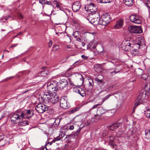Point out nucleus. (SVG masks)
I'll use <instances>...</instances> for the list:
<instances>
[{"label": "nucleus", "mask_w": 150, "mask_h": 150, "mask_svg": "<svg viewBox=\"0 0 150 150\" xmlns=\"http://www.w3.org/2000/svg\"><path fill=\"white\" fill-rule=\"evenodd\" d=\"M52 40L50 41L49 42V47H50L52 46Z\"/></svg>", "instance_id": "4d7b16f0"}, {"label": "nucleus", "mask_w": 150, "mask_h": 150, "mask_svg": "<svg viewBox=\"0 0 150 150\" xmlns=\"http://www.w3.org/2000/svg\"><path fill=\"white\" fill-rule=\"evenodd\" d=\"M119 72H120V71H117V69H115V70L113 71L110 72V74L111 75L113 76V75L115 74L116 73H117Z\"/></svg>", "instance_id": "a19ab883"}, {"label": "nucleus", "mask_w": 150, "mask_h": 150, "mask_svg": "<svg viewBox=\"0 0 150 150\" xmlns=\"http://www.w3.org/2000/svg\"><path fill=\"white\" fill-rule=\"evenodd\" d=\"M82 120V117L81 116H76L74 119L75 122H81Z\"/></svg>", "instance_id": "72a5a7b5"}, {"label": "nucleus", "mask_w": 150, "mask_h": 150, "mask_svg": "<svg viewBox=\"0 0 150 150\" xmlns=\"http://www.w3.org/2000/svg\"><path fill=\"white\" fill-rule=\"evenodd\" d=\"M95 80L98 84L103 83H104V81L103 80L100 79L98 77L96 78L95 79Z\"/></svg>", "instance_id": "4c0bfd02"}, {"label": "nucleus", "mask_w": 150, "mask_h": 150, "mask_svg": "<svg viewBox=\"0 0 150 150\" xmlns=\"http://www.w3.org/2000/svg\"><path fill=\"white\" fill-rule=\"evenodd\" d=\"M131 21L136 24H140L141 23V20L140 18L138 16L131 15L129 18Z\"/></svg>", "instance_id": "9d476101"}, {"label": "nucleus", "mask_w": 150, "mask_h": 150, "mask_svg": "<svg viewBox=\"0 0 150 150\" xmlns=\"http://www.w3.org/2000/svg\"><path fill=\"white\" fill-rule=\"evenodd\" d=\"M60 140V137H58L56 138H54L52 141L51 142H49L47 143V144H49L50 145H51L53 143H54L56 141L59 140Z\"/></svg>", "instance_id": "f704fd0d"}, {"label": "nucleus", "mask_w": 150, "mask_h": 150, "mask_svg": "<svg viewBox=\"0 0 150 150\" xmlns=\"http://www.w3.org/2000/svg\"><path fill=\"white\" fill-rule=\"evenodd\" d=\"M74 91L83 97H84L86 95V92L84 90L80 87L74 88Z\"/></svg>", "instance_id": "f8f14e48"}, {"label": "nucleus", "mask_w": 150, "mask_h": 150, "mask_svg": "<svg viewBox=\"0 0 150 150\" xmlns=\"http://www.w3.org/2000/svg\"><path fill=\"white\" fill-rule=\"evenodd\" d=\"M69 73L68 72H67V73L66 74V76L67 77H69L71 76V74H69V75L68 74V73Z\"/></svg>", "instance_id": "052dcab7"}, {"label": "nucleus", "mask_w": 150, "mask_h": 150, "mask_svg": "<svg viewBox=\"0 0 150 150\" xmlns=\"http://www.w3.org/2000/svg\"><path fill=\"white\" fill-rule=\"evenodd\" d=\"M123 133V132L122 131H118L117 133V137L120 136V135L122 134Z\"/></svg>", "instance_id": "09e8293b"}, {"label": "nucleus", "mask_w": 150, "mask_h": 150, "mask_svg": "<svg viewBox=\"0 0 150 150\" xmlns=\"http://www.w3.org/2000/svg\"><path fill=\"white\" fill-rule=\"evenodd\" d=\"M4 138V136L3 135H0V141L2 140Z\"/></svg>", "instance_id": "69168bd1"}, {"label": "nucleus", "mask_w": 150, "mask_h": 150, "mask_svg": "<svg viewBox=\"0 0 150 150\" xmlns=\"http://www.w3.org/2000/svg\"><path fill=\"white\" fill-rule=\"evenodd\" d=\"M147 77H148L145 74H143L141 75V79L144 80H146L147 79Z\"/></svg>", "instance_id": "c03bdc74"}, {"label": "nucleus", "mask_w": 150, "mask_h": 150, "mask_svg": "<svg viewBox=\"0 0 150 150\" xmlns=\"http://www.w3.org/2000/svg\"><path fill=\"white\" fill-rule=\"evenodd\" d=\"M146 108L144 114L147 117L150 118V104L147 105L146 107Z\"/></svg>", "instance_id": "6ab92c4d"}, {"label": "nucleus", "mask_w": 150, "mask_h": 150, "mask_svg": "<svg viewBox=\"0 0 150 150\" xmlns=\"http://www.w3.org/2000/svg\"><path fill=\"white\" fill-rule=\"evenodd\" d=\"M59 99V96L58 95H54L52 93L51 98H50V102L52 104H55L57 103Z\"/></svg>", "instance_id": "4468645a"}, {"label": "nucleus", "mask_w": 150, "mask_h": 150, "mask_svg": "<svg viewBox=\"0 0 150 150\" xmlns=\"http://www.w3.org/2000/svg\"><path fill=\"white\" fill-rule=\"evenodd\" d=\"M55 4H56V7L58 9H60V8L59 6V4L57 1H56L54 2Z\"/></svg>", "instance_id": "de8ad7c7"}, {"label": "nucleus", "mask_w": 150, "mask_h": 150, "mask_svg": "<svg viewBox=\"0 0 150 150\" xmlns=\"http://www.w3.org/2000/svg\"><path fill=\"white\" fill-rule=\"evenodd\" d=\"M68 80H69V83H68L71 86H74V84L73 82L71 81L70 80V79H69Z\"/></svg>", "instance_id": "8fccbe9b"}, {"label": "nucleus", "mask_w": 150, "mask_h": 150, "mask_svg": "<svg viewBox=\"0 0 150 150\" xmlns=\"http://www.w3.org/2000/svg\"><path fill=\"white\" fill-rule=\"evenodd\" d=\"M81 57L82 58L84 59H88V57L87 56H84V55H82Z\"/></svg>", "instance_id": "5fc2aeb1"}, {"label": "nucleus", "mask_w": 150, "mask_h": 150, "mask_svg": "<svg viewBox=\"0 0 150 150\" xmlns=\"http://www.w3.org/2000/svg\"><path fill=\"white\" fill-rule=\"evenodd\" d=\"M18 44H13L10 47V48H13L14 47H15Z\"/></svg>", "instance_id": "680f3d73"}, {"label": "nucleus", "mask_w": 150, "mask_h": 150, "mask_svg": "<svg viewBox=\"0 0 150 150\" xmlns=\"http://www.w3.org/2000/svg\"><path fill=\"white\" fill-rule=\"evenodd\" d=\"M76 40L79 42H81V38H77Z\"/></svg>", "instance_id": "774afa93"}, {"label": "nucleus", "mask_w": 150, "mask_h": 150, "mask_svg": "<svg viewBox=\"0 0 150 150\" xmlns=\"http://www.w3.org/2000/svg\"><path fill=\"white\" fill-rule=\"evenodd\" d=\"M150 89V83H147L145 85L144 91L143 92L146 93V94L148 96Z\"/></svg>", "instance_id": "aec40b11"}, {"label": "nucleus", "mask_w": 150, "mask_h": 150, "mask_svg": "<svg viewBox=\"0 0 150 150\" xmlns=\"http://www.w3.org/2000/svg\"><path fill=\"white\" fill-rule=\"evenodd\" d=\"M123 21L122 19H120L117 21L116 24L114 27L116 28H121L123 25Z\"/></svg>", "instance_id": "a211bd4d"}, {"label": "nucleus", "mask_w": 150, "mask_h": 150, "mask_svg": "<svg viewBox=\"0 0 150 150\" xmlns=\"http://www.w3.org/2000/svg\"><path fill=\"white\" fill-rule=\"evenodd\" d=\"M77 34H79L78 32V31H76L73 33V35L75 38H76L77 37Z\"/></svg>", "instance_id": "a18cd8bd"}, {"label": "nucleus", "mask_w": 150, "mask_h": 150, "mask_svg": "<svg viewBox=\"0 0 150 150\" xmlns=\"http://www.w3.org/2000/svg\"><path fill=\"white\" fill-rule=\"evenodd\" d=\"M48 73V71L47 70H45L39 72L37 75L38 76H46Z\"/></svg>", "instance_id": "412c9836"}, {"label": "nucleus", "mask_w": 150, "mask_h": 150, "mask_svg": "<svg viewBox=\"0 0 150 150\" xmlns=\"http://www.w3.org/2000/svg\"><path fill=\"white\" fill-rule=\"evenodd\" d=\"M50 121L54 122L53 124L52 125V127L56 129L59 125L60 120L58 118L56 119L55 118H53L51 119Z\"/></svg>", "instance_id": "dca6fc26"}, {"label": "nucleus", "mask_w": 150, "mask_h": 150, "mask_svg": "<svg viewBox=\"0 0 150 150\" xmlns=\"http://www.w3.org/2000/svg\"><path fill=\"white\" fill-rule=\"evenodd\" d=\"M57 83H58L54 80L48 83L47 85V89L49 92H54L58 90Z\"/></svg>", "instance_id": "39448f33"}, {"label": "nucleus", "mask_w": 150, "mask_h": 150, "mask_svg": "<svg viewBox=\"0 0 150 150\" xmlns=\"http://www.w3.org/2000/svg\"><path fill=\"white\" fill-rule=\"evenodd\" d=\"M93 7V3H91L90 5L87 6H85V9L86 11H91L93 12V11H91V7Z\"/></svg>", "instance_id": "c756f323"}, {"label": "nucleus", "mask_w": 150, "mask_h": 150, "mask_svg": "<svg viewBox=\"0 0 150 150\" xmlns=\"http://www.w3.org/2000/svg\"><path fill=\"white\" fill-rule=\"evenodd\" d=\"M88 85L89 86L90 89H93V80L92 79H91L88 81Z\"/></svg>", "instance_id": "2f4dec72"}, {"label": "nucleus", "mask_w": 150, "mask_h": 150, "mask_svg": "<svg viewBox=\"0 0 150 150\" xmlns=\"http://www.w3.org/2000/svg\"><path fill=\"white\" fill-rule=\"evenodd\" d=\"M146 138L150 141V130L146 129L145 130Z\"/></svg>", "instance_id": "cd10ccee"}, {"label": "nucleus", "mask_w": 150, "mask_h": 150, "mask_svg": "<svg viewBox=\"0 0 150 150\" xmlns=\"http://www.w3.org/2000/svg\"><path fill=\"white\" fill-rule=\"evenodd\" d=\"M79 109V107H76L72 109L71 110H70L69 112V113L70 114H71L72 113H74L76 111H78Z\"/></svg>", "instance_id": "ea45409f"}, {"label": "nucleus", "mask_w": 150, "mask_h": 150, "mask_svg": "<svg viewBox=\"0 0 150 150\" xmlns=\"http://www.w3.org/2000/svg\"><path fill=\"white\" fill-rule=\"evenodd\" d=\"M85 119L86 120L85 121V125L86 126H87L90 124L91 123V120H90V119H89V117H88V116L86 117H85Z\"/></svg>", "instance_id": "7c9ffc66"}, {"label": "nucleus", "mask_w": 150, "mask_h": 150, "mask_svg": "<svg viewBox=\"0 0 150 150\" xmlns=\"http://www.w3.org/2000/svg\"><path fill=\"white\" fill-rule=\"evenodd\" d=\"M40 2L42 5H43V4H45V0H40Z\"/></svg>", "instance_id": "6e6d98bb"}, {"label": "nucleus", "mask_w": 150, "mask_h": 150, "mask_svg": "<svg viewBox=\"0 0 150 150\" xmlns=\"http://www.w3.org/2000/svg\"><path fill=\"white\" fill-rule=\"evenodd\" d=\"M81 6V3L79 1L75 2L72 6V9L74 12H77L79 11Z\"/></svg>", "instance_id": "ddd939ff"}, {"label": "nucleus", "mask_w": 150, "mask_h": 150, "mask_svg": "<svg viewBox=\"0 0 150 150\" xmlns=\"http://www.w3.org/2000/svg\"><path fill=\"white\" fill-rule=\"evenodd\" d=\"M21 113L23 115V118L29 119L31 117V115L32 111L30 110H25L22 112H21Z\"/></svg>", "instance_id": "2eb2a0df"}, {"label": "nucleus", "mask_w": 150, "mask_h": 150, "mask_svg": "<svg viewBox=\"0 0 150 150\" xmlns=\"http://www.w3.org/2000/svg\"><path fill=\"white\" fill-rule=\"evenodd\" d=\"M72 136L73 135L72 134H69L66 135L64 139L67 143H69L71 142Z\"/></svg>", "instance_id": "393cba45"}, {"label": "nucleus", "mask_w": 150, "mask_h": 150, "mask_svg": "<svg viewBox=\"0 0 150 150\" xmlns=\"http://www.w3.org/2000/svg\"><path fill=\"white\" fill-rule=\"evenodd\" d=\"M57 86L58 89L62 90L67 86L68 84L67 80L65 79H60L59 82H57Z\"/></svg>", "instance_id": "6e6552de"}, {"label": "nucleus", "mask_w": 150, "mask_h": 150, "mask_svg": "<svg viewBox=\"0 0 150 150\" xmlns=\"http://www.w3.org/2000/svg\"><path fill=\"white\" fill-rule=\"evenodd\" d=\"M99 103L97 104L96 105H95L90 110V112L91 114H93L94 112H97V109L96 108L98 106L101 105Z\"/></svg>", "instance_id": "4be33fe9"}, {"label": "nucleus", "mask_w": 150, "mask_h": 150, "mask_svg": "<svg viewBox=\"0 0 150 150\" xmlns=\"http://www.w3.org/2000/svg\"><path fill=\"white\" fill-rule=\"evenodd\" d=\"M50 92H46L42 94L40 96V98H39L40 100L41 103L50 102V98H51L52 93H50Z\"/></svg>", "instance_id": "20e7f679"}, {"label": "nucleus", "mask_w": 150, "mask_h": 150, "mask_svg": "<svg viewBox=\"0 0 150 150\" xmlns=\"http://www.w3.org/2000/svg\"><path fill=\"white\" fill-rule=\"evenodd\" d=\"M136 128H133L132 130V134H134L136 132Z\"/></svg>", "instance_id": "603ef678"}, {"label": "nucleus", "mask_w": 150, "mask_h": 150, "mask_svg": "<svg viewBox=\"0 0 150 150\" xmlns=\"http://www.w3.org/2000/svg\"><path fill=\"white\" fill-rule=\"evenodd\" d=\"M29 125V123H28V122L26 121H24L23 122H20L18 124V127H20V128H21V127L22 126H25L27 125Z\"/></svg>", "instance_id": "a878e982"}, {"label": "nucleus", "mask_w": 150, "mask_h": 150, "mask_svg": "<svg viewBox=\"0 0 150 150\" xmlns=\"http://www.w3.org/2000/svg\"><path fill=\"white\" fill-rule=\"evenodd\" d=\"M113 0H97L98 2L100 3H109L112 1Z\"/></svg>", "instance_id": "c9c22d12"}, {"label": "nucleus", "mask_w": 150, "mask_h": 150, "mask_svg": "<svg viewBox=\"0 0 150 150\" xmlns=\"http://www.w3.org/2000/svg\"><path fill=\"white\" fill-rule=\"evenodd\" d=\"M130 50V53L133 56H138L139 54L138 50L137 49H134L132 50Z\"/></svg>", "instance_id": "5701e85b"}, {"label": "nucleus", "mask_w": 150, "mask_h": 150, "mask_svg": "<svg viewBox=\"0 0 150 150\" xmlns=\"http://www.w3.org/2000/svg\"><path fill=\"white\" fill-rule=\"evenodd\" d=\"M111 96H112V95L108 94L103 98L101 101L102 103L101 104H101L103 103L105 100H108Z\"/></svg>", "instance_id": "e433bc0d"}, {"label": "nucleus", "mask_w": 150, "mask_h": 150, "mask_svg": "<svg viewBox=\"0 0 150 150\" xmlns=\"http://www.w3.org/2000/svg\"><path fill=\"white\" fill-rule=\"evenodd\" d=\"M136 45L137 46V47L139 48L140 47V46L141 45V43L139 42H138L136 43Z\"/></svg>", "instance_id": "0e129e2a"}, {"label": "nucleus", "mask_w": 150, "mask_h": 150, "mask_svg": "<svg viewBox=\"0 0 150 150\" xmlns=\"http://www.w3.org/2000/svg\"><path fill=\"white\" fill-rule=\"evenodd\" d=\"M68 145H67V144H65V145L64 147V150H67V147H68Z\"/></svg>", "instance_id": "338daca9"}, {"label": "nucleus", "mask_w": 150, "mask_h": 150, "mask_svg": "<svg viewBox=\"0 0 150 150\" xmlns=\"http://www.w3.org/2000/svg\"><path fill=\"white\" fill-rule=\"evenodd\" d=\"M106 23L108 24L111 21V18L108 13H105L102 16Z\"/></svg>", "instance_id": "f3484780"}, {"label": "nucleus", "mask_w": 150, "mask_h": 150, "mask_svg": "<svg viewBox=\"0 0 150 150\" xmlns=\"http://www.w3.org/2000/svg\"><path fill=\"white\" fill-rule=\"evenodd\" d=\"M76 74L77 75L79 78L81 82V85H82L83 82V77L81 74H80L78 73H77Z\"/></svg>", "instance_id": "58836bf2"}, {"label": "nucleus", "mask_w": 150, "mask_h": 150, "mask_svg": "<svg viewBox=\"0 0 150 150\" xmlns=\"http://www.w3.org/2000/svg\"><path fill=\"white\" fill-rule=\"evenodd\" d=\"M45 4L50 5H51L52 7H53V6L51 4V2L49 1H47L46 2H45Z\"/></svg>", "instance_id": "864d4df0"}, {"label": "nucleus", "mask_w": 150, "mask_h": 150, "mask_svg": "<svg viewBox=\"0 0 150 150\" xmlns=\"http://www.w3.org/2000/svg\"><path fill=\"white\" fill-rule=\"evenodd\" d=\"M148 96L144 92L140 93L137 97L135 105V107L145 102L147 99Z\"/></svg>", "instance_id": "7ed1b4c3"}, {"label": "nucleus", "mask_w": 150, "mask_h": 150, "mask_svg": "<svg viewBox=\"0 0 150 150\" xmlns=\"http://www.w3.org/2000/svg\"><path fill=\"white\" fill-rule=\"evenodd\" d=\"M99 24L104 26H106L107 25L102 16L99 18Z\"/></svg>", "instance_id": "b1692460"}, {"label": "nucleus", "mask_w": 150, "mask_h": 150, "mask_svg": "<svg viewBox=\"0 0 150 150\" xmlns=\"http://www.w3.org/2000/svg\"><path fill=\"white\" fill-rule=\"evenodd\" d=\"M100 64H97L94 66V70L97 72H99L100 71Z\"/></svg>", "instance_id": "c85d7f7f"}, {"label": "nucleus", "mask_w": 150, "mask_h": 150, "mask_svg": "<svg viewBox=\"0 0 150 150\" xmlns=\"http://www.w3.org/2000/svg\"><path fill=\"white\" fill-rule=\"evenodd\" d=\"M14 76H10V77H9L7 78L6 79H7V80H11V79H13L14 78Z\"/></svg>", "instance_id": "e2e57ef3"}, {"label": "nucleus", "mask_w": 150, "mask_h": 150, "mask_svg": "<svg viewBox=\"0 0 150 150\" xmlns=\"http://www.w3.org/2000/svg\"><path fill=\"white\" fill-rule=\"evenodd\" d=\"M145 5L148 8L150 9V1H147L145 3Z\"/></svg>", "instance_id": "37998d69"}, {"label": "nucleus", "mask_w": 150, "mask_h": 150, "mask_svg": "<svg viewBox=\"0 0 150 150\" xmlns=\"http://www.w3.org/2000/svg\"><path fill=\"white\" fill-rule=\"evenodd\" d=\"M128 29L130 32L135 33H140L142 32L141 27L138 26H129Z\"/></svg>", "instance_id": "0eeeda50"}, {"label": "nucleus", "mask_w": 150, "mask_h": 150, "mask_svg": "<svg viewBox=\"0 0 150 150\" xmlns=\"http://www.w3.org/2000/svg\"><path fill=\"white\" fill-rule=\"evenodd\" d=\"M11 18V17L10 16H6L4 17V19L6 20H7L9 18Z\"/></svg>", "instance_id": "3c124183"}, {"label": "nucleus", "mask_w": 150, "mask_h": 150, "mask_svg": "<svg viewBox=\"0 0 150 150\" xmlns=\"http://www.w3.org/2000/svg\"><path fill=\"white\" fill-rule=\"evenodd\" d=\"M60 105L61 107L64 109H67L68 107L69 103L67 102L66 97L63 96L61 98L60 101Z\"/></svg>", "instance_id": "1a4fd4ad"}, {"label": "nucleus", "mask_w": 150, "mask_h": 150, "mask_svg": "<svg viewBox=\"0 0 150 150\" xmlns=\"http://www.w3.org/2000/svg\"><path fill=\"white\" fill-rule=\"evenodd\" d=\"M23 115L21 112L17 111L11 115L10 119L11 121L13 123H16L23 118Z\"/></svg>", "instance_id": "f03ea898"}, {"label": "nucleus", "mask_w": 150, "mask_h": 150, "mask_svg": "<svg viewBox=\"0 0 150 150\" xmlns=\"http://www.w3.org/2000/svg\"><path fill=\"white\" fill-rule=\"evenodd\" d=\"M48 107L45 105L42 104H38L35 107V110L39 113H42L47 110Z\"/></svg>", "instance_id": "423d86ee"}, {"label": "nucleus", "mask_w": 150, "mask_h": 150, "mask_svg": "<svg viewBox=\"0 0 150 150\" xmlns=\"http://www.w3.org/2000/svg\"><path fill=\"white\" fill-rule=\"evenodd\" d=\"M115 139V137L112 136H111L110 137V141L109 144L110 145L114 147V140Z\"/></svg>", "instance_id": "473e14b6"}, {"label": "nucleus", "mask_w": 150, "mask_h": 150, "mask_svg": "<svg viewBox=\"0 0 150 150\" xmlns=\"http://www.w3.org/2000/svg\"><path fill=\"white\" fill-rule=\"evenodd\" d=\"M69 129L70 130H73L74 129V126L73 125H71L69 127Z\"/></svg>", "instance_id": "13d9d810"}, {"label": "nucleus", "mask_w": 150, "mask_h": 150, "mask_svg": "<svg viewBox=\"0 0 150 150\" xmlns=\"http://www.w3.org/2000/svg\"><path fill=\"white\" fill-rule=\"evenodd\" d=\"M80 132V129H78L76 132V134L77 136L79 135Z\"/></svg>", "instance_id": "bf43d9fd"}, {"label": "nucleus", "mask_w": 150, "mask_h": 150, "mask_svg": "<svg viewBox=\"0 0 150 150\" xmlns=\"http://www.w3.org/2000/svg\"><path fill=\"white\" fill-rule=\"evenodd\" d=\"M100 18L99 14L98 12H96L90 15L87 19L91 23H93L95 25H97L99 24Z\"/></svg>", "instance_id": "f257e3e1"}, {"label": "nucleus", "mask_w": 150, "mask_h": 150, "mask_svg": "<svg viewBox=\"0 0 150 150\" xmlns=\"http://www.w3.org/2000/svg\"><path fill=\"white\" fill-rule=\"evenodd\" d=\"M109 129H110L112 130H114L115 129H116V128H115V127L114 126L113 124L112 125L110 126Z\"/></svg>", "instance_id": "49530a36"}, {"label": "nucleus", "mask_w": 150, "mask_h": 150, "mask_svg": "<svg viewBox=\"0 0 150 150\" xmlns=\"http://www.w3.org/2000/svg\"><path fill=\"white\" fill-rule=\"evenodd\" d=\"M125 4L127 6H131L133 4V0H124Z\"/></svg>", "instance_id": "bb28decb"}, {"label": "nucleus", "mask_w": 150, "mask_h": 150, "mask_svg": "<svg viewBox=\"0 0 150 150\" xmlns=\"http://www.w3.org/2000/svg\"><path fill=\"white\" fill-rule=\"evenodd\" d=\"M121 124L122 122H117L115 123L114 124H113V125L116 128H117L119 127L121 125Z\"/></svg>", "instance_id": "79ce46f5"}, {"label": "nucleus", "mask_w": 150, "mask_h": 150, "mask_svg": "<svg viewBox=\"0 0 150 150\" xmlns=\"http://www.w3.org/2000/svg\"><path fill=\"white\" fill-rule=\"evenodd\" d=\"M131 44L128 41H123L122 44V48L124 51H128L130 49Z\"/></svg>", "instance_id": "9b49d317"}]
</instances>
